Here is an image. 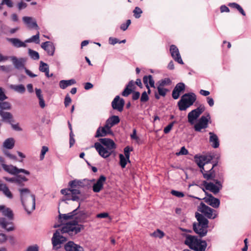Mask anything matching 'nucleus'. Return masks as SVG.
Returning <instances> with one entry per match:
<instances>
[{
    "label": "nucleus",
    "instance_id": "nucleus-1",
    "mask_svg": "<svg viewBox=\"0 0 251 251\" xmlns=\"http://www.w3.org/2000/svg\"><path fill=\"white\" fill-rule=\"evenodd\" d=\"M88 183L89 180L87 179H75L69 182V188L63 189L61 190V193L66 197L65 199L62 200L63 201L71 200L79 202L78 207L72 212L65 214H59V219L61 220L62 222L64 221H65L73 219L74 216L76 214V211L80 207V202L83 201L85 199V198L82 197L81 196H80V191L79 189L80 188L84 187Z\"/></svg>",
    "mask_w": 251,
    "mask_h": 251
},
{
    "label": "nucleus",
    "instance_id": "nucleus-2",
    "mask_svg": "<svg viewBox=\"0 0 251 251\" xmlns=\"http://www.w3.org/2000/svg\"><path fill=\"white\" fill-rule=\"evenodd\" d=\"M76 219L77 218L76 217L75 220L71 223H66L61 229H58L56 231L51 239L53 247L57 246L66 241V237L61 235V234L67 233L70 235H73L78 233L83 229V226L78 224L79 221Z\"/></svg>",
    "mask_w": 251,
    "mask_h": 251
},
{
    "label": "nucleus",
    "instance_id": "nucleus-3",
    "mask_svg": "<svg viewBox=\"0 0 251 251\" xmlns=\"http://www.w3.org/2000/svg\"><path fill=\"white\" fill-rule=\"evenodd\" d=\"M20 199L25 210L31 213L35 208V196L27 188L18 189Z\"/></svg>",
    "mask_w": 251,
    "mask_h": 251
},
{
    "label": "nucleus",
    "instance_id": "nucleus-4",
    "mask_svg": "<svg viewBox=\"0 0 251 251\" xmlns=\"http://www.w3.org/2000/svg\"><path fill=\"white\" fill-rule=\"evenodd\" d=\"M195 159L196 163L201 168V171L202 173L203 177L207 179L213 178L214 177V174L212 170L215 165L211 164L210 169L209 170H206L204 167V166L209 164L213 157L211 155H201L199 156L196 155Z\"/></svg>",
    "mask_w": 251,
    "mask_h": 251
},
{
    "label": "nucleus",
    "instance_id": "nucleus-5",
    "mask_svg": "<svg viewBox=\"0 0 251 251\" xmlns=\"http://www.w3.org/2000/svg\"><path fill=\"white\" fill-rule=\"evenodd\" d=\"M198 223H194L193 226L194 231L201 237L205 236L207 233L208 221L202 215L196 213Z\"/></svg>",
    "mask_w": 251,
    "mask_h": 251
},
{
    "label": "nucleus",
    "instance_id": "nucleus-6",
    "mask_svg": "<svg viewBox=\"0 0 251 251\" xmlns=\"http://www.w3.org/2000/svg\"><path fill=\"white\" fill-rule=\"evenodd\" d=\"M185 244L195 251H205L207 247L206 241L190 235L186 236Z\"/></svg>",
    "mask_w": 251,
    "mask_h": 251
},
{
    "label": "nucleus",
    "instance_id": "nucleus-7",
    "mask_svg": "<svg viewBox=\"0 0 251 251\" xmlns=\"http://www.w3.org/2000/svg\"><path fill=\"white\" fill-rule=\"evenodd\" d=\"M196 100V96L193 93L183 95L177 103L179 109L181 111L186 110L193 104Z\"/></svg>",
    "mask_w": 251,
    "mask_h": 251
},
{
    "label": "nucleus",
    "instance_id": "nucleus-8",
    "mask_svg": "<svg viewBox=\"0 0 251 251\" xmlns=\"http://www.w3.org/2000/svg\"><path fill=\"white\" fill-rule=\"evenodd\" d=\"M2 169L4 171L9 174L15 175L20 173H23L26 175H29L30 172L24 169H18L17 167L12 165L2 164Z\"/></svg>",
    "mask_w": 251,
    "mask_h": 251
},
{
    "label": "nucleus",
    "instance_id": "nucleus-9",
    "mask_svg": "<svg viewBox=\"0 0 251 251\" xmlns=\"http://www.w3.org/2000/svg\"><path fill=\"white\" fill-rule=\"evenodd\" d=\"M199 211L203 213L209 219H215L217 217L215 210L201 202L199 207Z\"/></svg>",
    "mask_w": 251,
    "mask_h": 251
},
{
    "label": "nucleus",
    "instance_id": "nucleus-10",
    "mask_svg": "<svg viewBox=\"0 0 251 251\" xmlns=\"http://www.w3.org/2000/svg\"><path fill=\"white\" fill-rule=\"evenodd\" d=\"M204 111V106H200L192 110L188 114V121L191 125H193L195 121L199 117L201 114Z\"/></svg>",
    "mask_w": 251,
    "mask_h": 251
},
{
    "label": "nucleus",
    "instance_id": "nucleus-11",
    "mask_svg": "<svg viewBox=\"0 0 251 251\" xmlns=\"http://www.w3.org/2000/svg\"><path fill=\"white\" fill-rule=\"evenodd\" d=\"M94 147L100 155L104 158L108 157L114 152V151L107 149L99 142L95 143Z\"/></svg>",
    "mask_w": 251,
    "mask_h": 251
},
{
    "label": "nucleus",
    "instance_id": "nucleus-12",
    "mask_svg": "<svg viewBox=\"0 0 251 251\" xmlns=\"http://www.w3.org/2000/svg\"><path fill=\"white\" fill-rule=\"evenodd\" d=\"M13 220V219H11L10 218L0 217V227L8 232L14 230L15 226Z\"/></svg>",
    "mask_w": 251,
    "mask_h": 251
},
{
    "label": "nucleus",
    "instance_id": "nucleus-13",
    "mask_svg": "<svg viewBox=\"0 0 251 251\" xmlns=\"http://www.w3.org/2000/svg\"><path fill=\"white\" fill-rule=\"evenodd\" d=\"M210 119L209 114L207 116H202L199 119L198 122L195 125L194 129L196 131L200 132L202 129H205L207 127L208 121Z\"/></svg>",
    "mask_w": 251,
    "mask_h": 251
},
{
    "label": "nucleus",
    "instance_id": "nucleus-14",
    "mask_svg": "<svg viewBox=\"0 0 251 251\" xmlns=\"http://www.w3.org/2000/svg\"><path fill=\"white\" fill-rule=\"evenodd\" d=\"M203 185L205 188L216 194H217L222 188V184L221 182L218 180L216 181V184L212 182H207L206 181L203 182Z\"/></svg>",
    "mask_w": 251,
    "mask_h": 251
},
{
    "label": "nucleus",
    "instance_id": "nucleus-15",
    "mask_svg": "<svg viewBox=\"0 0 251 251\" xmlns=\"http://www.w3.org/2000/svg\"><path fill=\"white\" fill-rule=\"evenodd\" d=\"M125 103L123 99L120 98L119 96H117L112 101L111 105L113 109L122 112L123 110Z\"/></svg>",
    "mask_w": 251,
    "mask_h": 251
},
{
    "label": "nucleus",
    "instance_id": "nucleus-16",
    "mask_svg": "<svg viewBox=\"0 0 251 251\" xmlns=\"http://www.w3.org/2000/svg\"><path fill=\"white\" fill-rule=\"evenodd\" d=\"M24 23L27 28L30 29H39V26L36 20L32 17L24 16L22 18Z\"/></svg>",
    "mask_w": 251,
    "mask_h": 251
},
{
    "label": "nucleus",
    "instance_id": "nucleus-17",
    "mask_svg": "<svg viewBox=\"0 0 251 251\" xmlns=\"http://www.w3.org/2000/svg\"><path fill=\"white\" fill-rule=\"evenodd\" d=\"M15 68L18 70L24 69L26 59L24 58H18L15 56L9 57Z\"/></svg>",
    "mask_w": 251,
    "mask_h": 251
},
{
    "label": "nucleus",
    "instance_id": "nucleus-18",
    "mask_svg": "<svg viewBox=\"0 0 251 251\" xmlns=\"http://www.w3.org/2000/svg\"><path fill=\"white\" fill-rule=\"evenodd\" d=\"M205 193L207 197L203 199L204 201L214 208H218L220 203V200L214 197L211 194H207L206 192Z\"/></svg>",
    "mask_w": 251,
    "mask_h": 251
},
{
    "label": "nucleus",
    "instance_id": "nucleus-19",
    "mask_svg": "<svg viewBox=\"0 0 251 251\" xmlns=\"http://www.w3.org/2000/svg\"><path fill=\"white\" fill-rule=\"evenodd\" d=\"M0 192L9 200H12L14 198V195L10 191L9 187L5 183L1 182L0 180Z\"/></svg>",
    "mask_w": 251,
    "mask_h": 251
},
{
    "label": "nucleus",
    "instance_id": "nucleus-20",
    "mask_svg": "<svg viewBox=\"0 0 251 251\" xmlns=\"http://www.w3.org/2000/svg\"><path fill=\"white\" fill-rule=\"evenodd\" d=\"M170 51L172 57L176 61L181 64H183L178 49L175 45H173L171 46Z\"/></svg>",
    "mask_w": 251,
    "mask_h": 251
},
{
    "label": "nucleus",
    "instance_id": "nucleus-21",
    "mask_svg": "<svg viewBox=\"0 0 251 251\" xmlns=\"http://www.w3.org/2000/svg\"><path fill=\"white\" fill-rule=\"evenodd\" d=\"M106 181V177L103 175L100 176L97 182L94 184L93 191L95 193L100 192L103 188V185Z\"/></svg>",
    "mask_w": 251,
    "mask_h": 251
},
{
    "label": "nucleus",
    "instance_id": "nucleus-22",
    "mask_svg": "<svg viewBox=\"0 0 251 251\" xmlns=\"http://www.w3.org/2000/svg\"><path fill=\"white\" fill-rule=\"evenodd\" d=\"M100 143L102 146L107 149H110L114 151L116 148V145L114 142L109 138H100L99 139Z\"/></svg>",
    "mask_w": 251,
    "mask_h": 251
},
{
    "label": "nucleus",
    "instance_id": "nucleus-23",
    "mask_svg": "<svg viewBox=\"0 0 251 251\" xmlns=\"http://www.w3.org/2000/svg\"><path fill=\"white\" fill-rule=\"evenodd\" d=\"M185 90V84L183 83L180 82L177 83L174 89L172 92V97L175 100L177 99L180 93Z\"/></svg>",
    "mask_w": 251,
    "mask_h": 251
},
{
    "label": "nucleus",
    "instance_id": "nucleus-24",
    "mask_svg": "<svg viewBox=\"0 0 251 251\" xmlns=\"http://www.w3.org/2000/svg\"><path fill=\"white\" fill-rule=\"evenodd\" d=\"M66 251H84L83 247L73 241L68 242L65 246Z\"/></svg>",
    "mask_w": 251,
    "mask_h": 251
},
{
    "label": "nucleus",
    "instance_id": "nucleus-25",
    "mask_svg": "<svg viewBox=\"0 0 251 251\" xmlns=\"http://www.w3.org/2000/svg\"><path fill=\"white\" fill-rule=\"evenodd\" d=\"M112 133V132L111 131V128L106 127V125L105 124L103 127H99L97 129L95 137L97 138L103 137L105 136L108 134Z\"/></svg>",
    "mask_w": 251,
    "mask_h": 251
},
{
    "label": "nucleus",
    "instance_id": "nucleus-26",
    "mask_svg": "<svg viewBox=\"0 0 251 251\" xmlns=\"http://www.w3.org/2000/svg\"><path fill=\"white\" fill-rule=\"evenodd\" d=\"M0 116L2 121L8 123L14 122L13 115L9 112H5L2 110H0Z\"/></svg>",
    "mask_w": 251,
    "mask_h": 251
},
{
    "label": "nucleus",
    "instance_id": "nucleus-27",
    "mask_svg": "<svg viewBox=\"0 0 251 251\" xmlns=\"http://www.w3.org/2000/svg\"><path fill=\"white\" fill-rule=\"evenodd\" d=\"M41 47L46 50L50 55H53L55 50V47L53 44L50 42H45L41 45Z\"/></svg>",
    "mask_w": 251,
    "mask_h": 251
},
{
    "label": "nucleus",
    "instance_id": "nucleus-28",
    "mask_svg": "<svg viewBox=\"0 0 251 251\" xmlns=\"http://www.w3.org/2000/svg\"><path fill=\"white\" fill-rule=\"evenodd\" d=\"M8 41L10 42L13 47L19 48H25L26 47V43L25 42L22 41L21 40H20L18 38H9L7 39Z\"/></svg>",
    "mask_w": 251,
    "mask_h": 251
},
{
    "label": "nucleus",
    "instance_id": "nucleus-29",
    "mask_svg": "<svg viewBox=\"0 0 251 251\" xmlns=\"http://www.w3.org/2000/svg\"><path fill=\"white\" fill-rule=\"evenodd\" d=\"M0 211L1 212L3 216L11 219H14L13 211L10 208L5 205H0Z\"/></svg>",
    "mask_w": 251,
    "mask_h": 251
},
{
    "label": "nucleus",
    "instance_id": "nucleus-30",
    "mask_svg": "<svg viewBox=\"0 0 251 251\" xmlns=\"http://www.w3.org/2000/svg\"><path fill=\"white\" fill-rule=\"evenodd\" d=\"M120 121V119L118 116H112L106 120L105 124L106 127L111 128L113 126L118 124Z\"/></svg>",
    "mask_w": 251,
    "mask_h": 251
},
{
    "label": "nucleus",
    "instance_id": "nucleus-31",
    "mask_svg": "<svg viewBox=\"0 0 251 251\" xmlns=\"http://www.w3.org/2000/svg\"><path fill=\"white\" fill-rule=\"evenodd\" d=\"M143 80V82L146 85V87L148 89V93L150 94L151 93V90L149 88V84L151 87H155L154 81L153 79L152 76L151 75H149L148 76H144Z\"/></svg>",
    "mask_w": 251,
    "mask_h": 251
},
{
    "label": "nucleus",
    "instance_id": "nucleus-32",
    "mask_svg": "<svg viewBox=\"0 0 251 251\" xmlns=\"http://www.w3.org/2000/svg\"><path fill=\"white\" fill-rule=\"evenodd\" d=\"M209 141L212 143V146L214 148H217L219 146V141L218 136L213 132H209Z\"/></svg>",
    "mask_w": 251,
    "mask_h": 251
},
{
    "label": "nucleus",
    "instance_id": "nucleus-33",
    "mask_svg": "<svg viewBox=\"0 0 251 251\" xmlns=\"http://www.w3.org/2000/svg\"><path fill=\"white\" fill-rule=\"evenodd\" d=\"M15 145V140L13 138L6 139L3 143V147L5 149H12Z\"/></svg>",
    "mask_w": 251,
    "mask_h": 251
},
{
    "label": "nucleus",
    "instance_id": "nucleus-34",
    "mask_svg": "<svg viewBox=\"0 0 251 251\" xmlns=\"http://www.w3.org/2000/svg\"><path fill=\"white\" fill-rule=\"evenodd\" d=\"M9 88L14 90V91L23 94L25 91V88L23 84H19V85H13L11 84L9 86Z\"/></svg>",
    "mask_w": 251,
    "mask_h": 251
},
{
    "label": "nucleus",
    "instance_id": "nucleus-35",
    "mask_svg": "<svg viewBox=\"0 0 251 251\" xmlns=\"http://www.w3.org/2000/svg\"><path fill=\"white\" fill-rule=\"evenodd\" d=\"M76 83V81L74 79H71L70 80H61L59 82V86L61 89H64L67 87L71 86L73 84H74Z\"/></svg>",
    "mask_w": 251,
    "mask_h": 251
},
{
    "label": "nucleus",
    "instance_id": "nucleus-36",
    "mask_svg": "<svg viewBox=\"0 0 251 251\" xmlns=\"http://www.w3.org/2000/svg\"><path fill=\"white\" fill-rule=\"evenodd\" d=\"M26 43H35L36 44L40 43V34L39 32L37 31L36 35L31 36L30 38L25 40Z\"/></svg>",
    "mask_w": 251,
    "mask_h": 251
},
{
    "label": "nucleus",
    "instance_id": "nucleus-37",
    "mask_svg": "<svg viewBox=\"0 0 251 251\" xmlns=\"http://www.w3.org/2000/svg\"><path fill=\"white\" fill-rule=\"evenodd\" d=\"M8 239L12 241H14V238L12 236L8 237L4 233H0V244H3L5 243Z\"/></svg>",
    "mask_w": 251,
    "mask_h": 251
},
{
    "label": "nucleus",
    "instance_id": "nucleus-38",
    "mask_svg": "<svg viewBox=\"0 0 251 251\" xmlns=\"http://www.w3.org/2000/svg\"><path fill=\"white\" fill-rule=\"evenodd\" d=\"M28 52L29 55L32 59L34 60H38L39 59V54L37 51L29 49Z\"/></svg>",
    "mask_w": 251,
    "mask_h": 251
},
{
    "label": "nucleus",
    "instance_id": "nucleus-39",
    "mask_svg": "<svg viewBox=\"0 0 251 251\" xmlns=\"http://www.w3.org/2000/svg\"><path fill=\"white\" fill-rule=\"evenodd\" d=\"M171 81L169 78H165L163 79H162L158 82V85L161 87H164L165 86L169 85L171 84Z\"/></svg>",
    "mask_w": 251,
    "mask_h": 251
},
{
    "label": "nucleus",
    "instance_id": "nucleus-40",
    "mask_svg": "<svg viewBox=\"0 0 251 251\" xmlns=\"http://www.w3.org/2000/svg\"><path fill=\"white\" fill-rule=\"evenodd\" d=\"M14 122H11L9 124L10 125L12 128L17 131H21L23 130V129L22 127H20V124L19 123H14Z\"/></svg>",
    "mask_w": 251,
    "mask_h": 251
},
{
    "label": "nucleus",
    "instance_id": "nucleus-41",
    "mask_svg": "<svg viewBox=\"0 0 251 251\" xmlns=\"http://www.w3.org/2000/svg\"><path fill=\"white\" fill-rule=\"evenodd\" d=\"M49 70V67L47 63L43 62V61H41L40 63L39 66V70L41 72H45Z\"/></svg>",
    "mask_w": 251,
    "mask_h": 251
},
{
    "label": "nucleus",
    "instance_id": "nucleus-42",
    "mask_svg": "<svg viewBox=\"0 0 251 251\" xmlns=\"http://www.w3.org/2000/svg\"><path fill=\"white\" fill-rule=\"evenodd\" d=\"M2 152L6 156L10 159L14 160L17 159V157L15 155L11 154L8 151L6 150V149H3Z\"/></svg>",
    "mask_w": 251,
    "mask_h": 251
},
{
    "label": "nucleus",
    "instance_id": "nucleus-43",
    "mask_svg": "<svg viewBox=\"0 0 251 251\" xmlns=\"http://www.w3.org/2000/svg\"><path fill=\"white\" fill-rule=\"evenodd\" d=\"M119 157L120 159V165L123 168H124L127 163V159L126 156L122 154H120Z\"/></svg>",
    "mask_w": 251,
    "mask_h": 251
},
{
    "label": "nucleus",
    "instance_id": "nucleus-44",
    "mask_svg": "<svg viewBox=\"0 0 251 251\" xmlns=\"http://www.w3.org/2000/svg\"><path fill=\"white\" fill-rule=\"evenodd\" d=\"M151 235L155 237L161 238L164 236V233L163 231H161L160 230L157 229L154 232H153L151 234Z\"/></svg>",
    "mask_w": 251,
    "mask_h": 251
},
{
    "label": "nucleus",
    "instance_id": "nucleus-45",
    "mask_svg": "<svg viewBox=\"0 0 251 251\" xmlns=\"http://www.w3.org/2000/svg\"><path fill=\"white\" fill-rule=\"evenodd\" d=\"M157 90L159 95L165 97L167 92L168 91V89L164 88L163 87L160 86H157Z\"/></svg>",
    "mask_w": 251,
    "mask_h": 251
},
{
    "label": "nucleus",
    "instance_id": "nucleus-46",
    "mask_svg": "<svg viewBox=\"0 0 251 251\" xmlns=\"http://www.w3.org/2000/svg\"><path fill=\"white\" fill-rule=\"evenodd\" d=\"M133 12L136 18H139L141 17V14L142 13V11L139 7H136Z\"/></svg>",
    "mask_w": 251,
    "mask_h": 251
},
{
    "label": "nucleus",
    "instance_id": "nucleus-47",
    "mask_svg": "<svg viewBox=\"0 0 251 251\" xmlns=\"http://www.w3.org/2000/svg\"><path fill=\"white\" fill-rule=\"evenodd\" d=\"M48 151H49V149L47 147H46V146L42 147L41 151V154L40 155V159L41 160H43V159L45 157V154Z\"/></svg>",
    "mask_w": 251,
    "mask_h": 251
},
{
    "label": "nucleus",
    "instance_id": "nucleus-48",
    "mask_svg": "<svg viewBox=\"0 0 251 251\" xmlns=\"http://www.w3.org/2000/svg\"><path fill=\"white\" fill-rule=\"evenodd\" d=\"M0 110L7 109L9 110L11 109V105L8 102H2L0 103Z\"/></svg>",
    "mask_w": 251,
    "mask_h": 251
},
{
    "label": "nucleus",
    "instance_id": "nucleus-49",
    "mask_svg": "<svg viewBox=\"0 0 251 251\" xmlns=\"http://www.w3.org/2000/svg\"><path fill=\"white\" fill-rule=\"evenodd\" d=\"M174 124V122H172L169 124L166 127L164 128V132L166 134L168 133L173 127Z\"/></svg>",
    "mask_w": 251,
    "mask_h": 251
},
{
    "label": "nucleus",
    "instance_id": "nucleus-50",
    "mask_svg": "<svg viewBox=\"0 0 251 251\" xmlns=\"http://www.w3.org/2000/svg\"><path fill=\"white\" fill-rule=\"evenodd\" d=\"M171 194L175 196L178 198H182L184 196L183 193H182L181 192L177 191L176 190H172L171 191Z\"/></svg>",
    "mask_w": 251,
    "mask_h": 251
},
{
    "label": "nucleus",
    "instance_id": "nucleus-51",
    "mask_svg": "<svg viewBox=\"0 0 251 251\" xmlns=\"http://www.w3.org/2000/svg\"><path fill=\"white\" fill-rule=\"evenodd\" d=\"M188 153V151L187 149H186V148H185V147H182L181 149H180V151L179 152H177L176 153V154L177 155H186Z\"/></svg>",
    "mask_w": 251,
    "mask_h": 251
},
{
    "label": "nucleus",
    "instance_id": "nucleus-52",
    "mask_svg": "<svg viewBox=\"0 0 251 251\" xmlns=\"http://www.w3.org/2000/svg\"><path fill=\"white\" fill-rule=\"evenodd\" d=\"M131 150L129 147H126L124 149L125 155L128 161H129V152Z\"/></svg>",
    "mask_w": 251,
    "mask_h": 251
},
{
    "label": "nucleus",
    "instance_id": "nucleus-53",
    "mask_svg": "<svg viewBox=\"0 0 251 251\" xmlns=\"http://www.w3.org/2000/svg\"><path fill=\"white\" fill-rule=\"evenodd\" d=\"M149 100V97L146 92H144L141 95L140 100L142 102H146Z\"/></svg>",
    "mask_w": 251,
    "mask_h": 251
},
{
    "label": "nucleus",
    "instance_id": "nucleus-54",
    "mask_svg": "<svg viewBox=\"0 0 251 251\" xmlns=\"http://www.w3.org/2000/svg\"><path fill=\"white\" fill-rule=\"evenodd\" d=\"M26 251H39L38 246L37 245L29 246L27 248Z\"/></svg>",
    "mask_w": 251,
    "mask_h": 251
},
{
    "label": "nucleus",
    "instance_id": "nucleus-55",
    "mask_svg": "<svg viewBox=\"0 0 251 251\" xmlns=\"http://www.w3.org/2000/svg\"><path fill=\"white\" fill-rule=\"evenodd\" d=\"M18 8L19 10H21L23 9H24L26 7L27 4L26 3L23 2V1L20 2L18 3Z\"/></svg>",
    "mask_w": 251,
    "mask_h": 251
},
{
    "label": "nucleus",
    "instance_id": "nucleus-56",
    "mask_svg": "<svg viewBox=\"0 0 251 251\" xmlns=\"http://www.w3.org/2000/svg\"><path fill=\"white\" fill-rule=\"evenodd\" d=\"M131 90L127 88L126 87L122 92V95L124 97H127L129 94L131 93Z\"/></svg>",
    "mask_w": 251,
    "mask_h": 251
},
{
    "label": "nucleus",
    "instance_id": "nucleus-57",
    "mask_svg": "<svg viewBox=\"0 0 251 251\" xmlns=\"http://www.w3.org/2000/svg\"><path fill=\"white\" fill-rule=\"evenodd\" d=\"M1 2L3 4H6L9 7H13V2L11 0H2Z\"/></svg>",
    "mask_w": 251,
    "mask_h": 251
},
{
    "label": "nucleus",
    "instance_id": "nucleus-58",
    "mask_svg": "<svg viewBox=\"0 0 251 251\" xmlns=\"http://www.w3.org/2000/svg\"><path fill=\"white\" fill-rule=\"evenodd\" d=\"M74 135L73 131H71L70 133V145L72 147L75 143V140L74 138Z\"/></svg>",
    "mask_w": 251,
    "mask_h": 251
},
{
    "label": "nucleus",
    "instance_id": "nucleus-59",
    "mask_svg": "<svg viewBox=\"0 0 251 251\" xmlns=\"http://www.w3.org/2000/svg\"><path fill=\"white\" fill-rule=\"evenodd\" d=\"M71 102V99L69 97V95H67L64 101V104L66 107H67Z\"/></svg>",
    "mask_w": 251,
    "mask_h": 251
},
{
    "label": "nucleus",
    "instance_id": "nucleus-60",
    "mask_svg": "<svg viewBox=\"0 0 251 251\" xmlns=\"http://www.w3.org/2000/svg\"><path fill=\"white\" fill-rule=\"evenodd\" d=\"M35 91L36 96L38 99L43 98V96L42 94V91L40 89L35 88Z\"/></svg>",
    "mask_w": 251,
    "mask_h": 251
},
{
    "label": "nucleus",
    "instance_id": "nucleus-61",
    "mask_svg": "<svg viewBox=\"0 0 251 251\" xmlns=\"http://www.w3.org/2000/svg\"><path fill=\"white\" fill-rule=\"evenodd\" d=\"M0 70L3 72L8 73L10 71V68L8 66H0Z\"/></svg>",
    "mask_w": 251,
    "mask_h": 251
},
{
    "label": "nucleus",
    "instance_id": "nucleus-62",
    "mask_svg": "<svg viewBox=\"0 0 251 251\" xmlns=\"http://www.w3.org/2000/svg\"><path fill=\"white\" fill-rule=\"evenodd\" d=\"M3 178L6 181L11 182V183H15V177H8L6 176H4L3 177Z\"/></svg>",
    "mask_w": 251,
    "mask_h": 251
},
{
    "label": "nucleus",
    "instance_id": "nucleus-63",
    "mask_svg": "<svg viewBox=\"0 0 251 251\" xmlns=\"http://www.w3.org/2000/svg\"><path fill=\"white\" fill-rule=\"evenodd\" d=\"M206 100L207 103H208L210 106L212 107L214 105V101L213 98L210 97H207Z\"/></svg>",
    "mask_w": 251,
    "mask_h": 251
},
{
    "label": "nucleus",
    "instance_id": "nucleus-64",
    "mask_svg": "<svg viewBox=\"0 0 251 251\" xmlns=\"http://www.w3.org/2000/svg\"><path fill=\"white\" fill-rule=\"evenodd\" d=\"M134 82L133 80L130 81L127 85L126 86V87L130 90H131V91L134 89Z\"/></svg>",
    "mask_w": 251,
    "mask_h": 251
}]
</instances>
